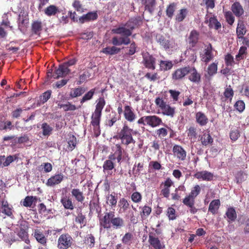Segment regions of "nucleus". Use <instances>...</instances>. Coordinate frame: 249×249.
I'll list each match as a JSON object with an SVG mask.
<instances>
[{"label": "nucleus", "instance_id": "51", "mask_svg": "<svg viewBox=\"0 0 249 249\" xmlns=\"http://www.w3.org/2000/svg\"><path fill=\"white\" fill-rule=\"evenodd\" d=\"M96 89L93 88L91 89L87 93H86L84 96L82 97V98L80 100V103L81 104H83L84 102L91 100L93 95L94 94L95 92Z\"/></svg>", "mask_w": 249, "mask_h": 249}, {"label": "nucleus", "instance_id": "58", "mask_svg": "<svg viewBox=\"0 0 249 249\" xmlns=\"http://www.w3.org/2000/svg\"><path fill=\"white\" fill-rule=\"evenodd\" d=\"M152 211L151 208L147 205L144 206L142 208V212L140 213V215L142 218L145 219L151 213Z\"/></svg>", "mask_w": 249, "mask_h": 249}, {"label": "nucleus", "instance_id": "2", "mask_svg": "<svg viewBox=\"0 0 249 249\" xmlns=\"http://www.w3.org/2000/svg\"><path fill=\"white\" fill-rule=\"evenodd\" d=\"M99 224L101 228L108 230L121 229L125 225L124 220L120 216H115L114 212L110 211L105 213L103 217L99 219Z\"/></svg>", "mask_w": 249, "mask_h": 249}, {"label": "nucleus", "instance_id": "13", "mask_svg": "<svg viewBox=\"0 0 249 249\" xmlns=\"http://www.w3.org/2000/svg\"><path fill=\"white\" fill-rule=\"evenodd\" d=\"M32 235L38 243L43 246H46L47 245V238L44 235L43 231L41 229H35Z\"/></svg>", "mask_w": 249, "mask_h": 249}, {"label": "nucleus", "instance_id": "43", "mask_svg": "<svg viewBox=\"0 0 249 249\" xmlns=\"http://www.w3.org/2000/svg\"><path fill=\"white\" fill-rule=\"evenodd\" d=\"M246 27L243 22L238 23L236 28V34L239 38H243L246 33Z\"/></svg>", "mask_w": 249, "mask_h": 249}, {"label": "nucleus", "instance_id": "29", "mask_svg": "<svg viewBox=\"0 0 249 249\" xmlns=\"http://www.w3.org/2000/svg\"><path fill=\"white\" fill-rule=\"evenodd\" d=\"M185 58L189 61L195 62L196 59V55L195 50L190 47L187 48L184 53Z\"/></svg>", "mask_w": 249, "mask_h": 249}, {"label": "nucleus", "instance_id": "53", "mask_svg": "<svg viewBox=\"0 0 249 249\" xmlns=\"http://www.w3.org/2000/svg\"><path fill=\"white\" fill-rule=\"evenodd\" d=\"M182 203L186 206L192 207L195 205V198L188 195L182 200Z\"/></svg>", "mask_w": 249, "mask_h": 249}, {"label": "nucleus", "instance_id": "55", "mask_svg": "<svg viewBox=\"0 0 249 249\" xmlns=\"http://www.w3.org/2000/svg\"><path fill=\"white\" fill-rule=\"evenodd\" d=\"M197 129L194 126H191L187 130V136L190 140H195L197 138Z\"/></svg>", "mask_w": 249, "mask_h": 249}, {"label": "nucleus", "instance_id": "16", "mask_svg": "<svg viewBox=\"0 0 249 249\" xmlns=\"http://www.w3.org/2000/svg\"><path fill=\"white\" fill-rule=\"evenodd\" d=\"M98 18L97 12H89L79 18V22L83 24L85 22L95 20Z\"/></svg>", "mask_w": 249, "mask_h": 249}, {"label": "nucleus", "instance_id": "48", "mask_svg": "<svg viewBox=\"0 0 249 249\" xmlns=\"http://www.w3.org/2000/svg\"><path fill=\"white\" fill-rule=\"evenodd\" d=\"M177 6V4L175 2H172L167 6L166 10V16L171 18L174 14Z\"/></svg>", "mask_w": 249, "mask_h": 249}, {"label": "nucleus", "instance_id": "20", "mask_svg": "<svg viewBox=\"0 0 249 249\" xmlns=\"http://www.w3.org/2000/svg\"><path fill=\"white\" fill-rule=\"evenodd\" d=\"M199 33L196 30L191 31L188 38V43L192 47H195L198 42Z\"/></svg>", "mask_w": 249, "mask_h": 249}, {"label": "nucleus", "instance_id": "3", "mask_svg": "<svg viewBox=\"0 0 249 249\" xmlns=\"http://www.w3.org/2000/svg\"><path fill=\"white\" fill-rule=\"evenodd\" d=\"M136 133V131L124 124L113 138L120 140L122 145L128 146L130 144H135V140L133 137V134Z\"/></svg>", "mask_w": 249, "mask_h": 249}, {"label": "nucleus", "instance_id": "24", "mask_svg": "<svg viewBox=\"0 0 249 249\" xmlns=\"http://www.w3.org/2000/svg\"><path fill=\"white\" fill-rule=\"evenodd\" d=\"M196 122L200 126H205L208 123V118L206 115L201 111H198L196 114Z\"/></svg>", "mask_w": 249, "mask_h": 249}, {"label": "nucleus", "instance_id": "30", "mask_svg": "<svg viewBox=\"0 0 249 249\" xmlns=\"http://www.w3.org/2000/svg\"><path fill=\"white\" fill-rule=\"evenodd\" d=\"M71 195L78 202L82 203L85 200V196L83 192L79 189L74 188L71 191Z\"/></svg>", "mask_w": 249, "mask_h": 249}, {"label": "nucleus", "instance_id": "14", "mask_svg": "<svg viewBox=\"0 0 249 249\" xmlns=\"http://www.w3.org/2000/svg\"><path fill=\"white\" fill-rule=\"evenodd\" d=\"M64 179V175L62 173L55 174L51 176L46 183L48 186L53 187L60 183Z\"/></svg>", "mask_w": 249, "mask_h": 249}, {"label": "nucleus", "instance_id": "63", "mask_svg": "<svg viewBox=\"0 0 249 249\" xmlns=\"http://www.w3.org/2000/svg\"><path fill=\"white\" fill-rule=\"evenodd\" d=\"M201 190L200 186L199 185L196 184L192 188L189 195L196 199V196L200 193Z\"/></svg>", "mask_w": 249, "mask_h": 249}, {"label": "nucleus", "instance_id": "27", "mask_svg": "<svg viewBox=\"0 0 249 249\" xmlns=\"http://www.w3.org/2000/svg\"><path fill=\"white\" fill-rule=\"evenodd\" d=\"M61 13L60 9L54 5H50L44 10V13L48 17L55 16L57 14Z\"/></svg>", "mask_w": 249, "mask_h": 249}, {"label": "nucleus", "instance_id": "60", "mask_svg": "<svg viewBox=\"0 0 249 249\" xmlns=\"http://www.w3.org/2000/svg\"><path fill=\"white\" fill-rule=\"evenodd\" d=\"M75 222L77 223L80 224L81 228L83 226H85L86 224V218L85 215L81 212L79 213L75 218Z\"/></svg>", "mask_w": 249, "mask_h": 249}, {"label": "nucleus", "instance_id": "1", "mask_svg": "<svg viewBox=\"0 0 249 249\" xmlns=\"http://www.w3.org/2000/svg\"><path fill=\"white\" fill-rule=\"evenodd\" d=\"M141 21L140 17L131 18L127 21L123 26H120L112 29L113 34L120 35V36H114L111 39V43L115 46L127 45L131 42L129 36H131L132 31L135 29L140 22Z\"/></svg>", "mask_w": 249, "mask_h": 249}, {"label": "nucleus", "instance_id": "6", "mask_svg": "<svg viewBox=\"0 0 249 249\" xmlns=\"http://www.w3.org/2000/svg\"><path fill=\"white\" fill-rule=\"evenodd\" d=\"M137 124L156 127L162 124V121L160 118L156 115L144 116L138 120Z\"/></svg>", "mask_w": 249, "mask_h": 249}, {"label": "nucleus", "instance_id": "9", "mask_svg": "<svg viewBox=\"0 0 249 249\" xmlns=\"http://www.w3.org/2000/svg\"><path fill=\"white\" fill-rule=\"evenodd\" d=\"M142 64L145 68L154 70L156 69V59L148 52L142 53Z\"/></svg>", "mask_w": 249, "mask_h": 249}, {"label": "nucleus", "instance_id": "19", "mask_svg": "<svg viewBox=\"0 0 249 249\" xmlns=\"http://www.w3.org/2000/svg\"><path fill=\"white\" fill-rule=\"evenodd\" d=\"M148 242L154 249H163L165 247L160 239L158 237L154 236L151 232L149 234Z\"/></svg>", "mask_w": 249, "mask_h": 249}, {"label": "nucleus", "instance_id": "64", "mask_svg": "<svg viewBox=\"0 0 249 249\" xmlns=\"http://www.w3.org/2000/svg\"><path fill=\"white\" fill-rule=\"evenodd\" d=\"M247 48L245 46L240 47L238 53L236 55L235 59L237 61H239L244 59V55L247 53Z\"/></svg>", "mask_w": 249, "mask_h": 249}, {"label": "nucleus", "instance_id": "32", "mask_svg": "<svg viewBox=\"0 0 249 249\" xmlns=\"http://www.w3.org/2000/svg\"><path fill=\"white\" fill-rule=\"evenodd\" d=\"M112 160L108 159L106 160L103 165V171L104 173H107L108 175H111L110 171L114 168L115 164L112 161Z\"/></svg>", "mask_w": 249, "mask_h": 249}, {"label": "nucleus", "instance_id": "17", "mask_svg": "<svg viewBox=\"0 0 249 249\" xmlns=\"http://www.w3.org/2000/svg\"><path fill=\"white\" fill-rule=\"evenodd\" d=\"M189 66L180 68L176 70L172 74V78L178 80L183 78L188 74Z\"/></svg>", "mask_w": 249, "mask_h": 249}, {"label": "nucleus", "instance_id": "52", "mask_svg": "<svg viewBox=\"0 0 249 249\" xmlns=\"http://www.w3.org/2000/svg\"><path fill=\"white\" fill-rule=\"evenodd\" d=\"M188 11L186 8L181 9L176 16V20L178 22L182 21L186 17Z\"/></svg>", "mask_w": 249, "mask_h": 249}, {"label": "nucleus", "instance_id": "41", "mask_svg": "<svg viewBox=\"0 0 249 249\" xmlns=\"http://www.w3.org/2000/svg\"><path fill=\"white\" fill-rule=\"evenodd\" d=\"M156 4V0H146L144 3L145 10H147L150 14H152Z\"/></svg>", "mask_w": 249, "mask_h": 249}, {"label": "nucleus", "instance_id": "57", "mask_svg": "<svg viewBox=\"0 0 249 249\" xmlns=\"http://www.w3.org/2000/svg\"><path fill=\"white\" fill-rule=\"evenodd\" d=\"M224 96L227 99H230L231 100L234 95V91L231 87V86L229 85L228 87L225 88L224 92Z\"/></svg>", "mask_w": 249, "mask_h": 249}, {"label": "nucleus", "instance_id": "10", "mask_svg": "<svg viewBox=\"0 0 249 249\" xmlns=\"http://www.w3.org/2000/svg\"><path fill=\"white\" fill-rule=\"evenodd\" d=\"M111 149L114 153L109 155L108 159L113 160L116 159L118 163H121L122 160L123 153L124 151L121 144H116L111 147Z\"/></svg>", "mask_w": 249, "mask_h": 249}, {"label": "nucleus", "instance_id": "23", "mask_svg": "<svg viewBox=\"0 0 249 249\" xmlns=\"http://www.w3.org/2000/svg\"><path fill=\"white\" fill-rule=\"evenodd\" d=\"M199 140L204 146H207L213 142V139L208 132H203L202 135L199 136Z\"/></svg>", "mask_w": 249, "mask_h": 249}, {"label": "nucleus", "instance_id": "46", "mask_svg": "<svg viewBox=\"0 0 249 249\" xmlns=\"http://www.w3.org/2000/svg\"><path fill=\"white\" fill-rule=\"evenodd\" d=\"M35 200H36V196H27L21 201V203L24 207H31Z\"/></svg>", "mask_w": 249, "mask_h": 249}, {"label": "nucleus", "instance_id": "8", "mask_svg": "<svg viewBox=\"0 0 249 249\" xmlns=\"http://www.w3.org/2000/svg\"><path fill=\"white\" fill-rule=\"evenodd\" d=\"M28 226L26 222H22L20 224L19 230L18 231L17 235L21 241H24L25 243H30L29 238Z\"/></svg>", "mask_w": 249, "mask_h": 249}, {"label": "nucleus", "instance_id": "49", "mask_svg": "<svg viewBox=\"0 0 249 249\" xmlns=\"http://www.w3.org/2000/svg\"><path fill=\"white\" fill-rule=\"evenodd\" d=\"M95 240V237L92 234H89L87 235V236L85 237L84 243L88 245L90 249H91L94 247Z\"/></svg>", "mask_w": 249, "mask_h": 249}, {"label": "nucleus", "instance_id": "61", "mask_svg": "<svg viewBox=\"0 0 249 249\" xmlns=\"http://www.w3.org/2000/svg\"><path fill=\"white\" fill-rule=\"evenodd\" d=\"M160 67L161 70L167 71L172 68L173 64L171 61L161 60L160 61Z\"/></svg>", "mask_w": 249, "mask_h": 249}, {"label": "nucleus", "instance_id": "40", "mask_svg": "<svg viewBox=\"0 0 249 249\" xmlns=\"http://www.w3.org/2000/svg\"><path fill=\"white\" fill-rule=\"evenodd\" d=\"M86 90L81 87L73 89L70 93V96L71 98H75L82 95L85 93Z\"/></svg>", "mask_w": 249, "mask_h": 249}, {"label": "nucleus", "instance_id": "50", "mask_svg": "<svg viewBox=\"0 0 249 249\" xmlns=\"http://www.w3.org/2000/svg\"><path fill=\"white\" fill-rule=\"evenodd\" d=\"M107 203L108 204L112 207H115L116 206L117 202V197L114 194H109L106 196Z\"/></svg>", "mask_w": 249, "mask_h": 249}, {"label": "nucleus", "instance_id": "21", "mask_svg": "<svg viewBox=\"0 0 249 249\" xmlns=\"http://www.w3.org/2000/svg\"><path fill=\"white\" fill-rule=\"evenodd\" d=\"M124 115L125 120L129 122H134L136 118V115L133 112L132 107L128 105L124 107Z\"/></svg>", "mask_w": 249, "mask_h": 249}, {"label": "nucleus", "instance_id": "25", "mask_svg": "<svg viewBox=\"0 0 249 249\" xmlns=\"http://www.w3.org/2000/svg\"><path fill=\"white\" fill-rule=\"evenodd\" d=\"M205 22L206 23H208V26L210 28H213L218 30L221 28L220 22L217 20L216 17L215 16L211 17L209 20H206Z\"/></svg>", "mask_w": 249, "mask_h": 249}, {"label": "nucleus", "instance_id": "22", "mask_svg": "<svg viewBox=\"0 0 249 249\" xmlns=\"http://www.w3.org/2000/svg\"><path fill=\"white\" fill-rule=\"evenodd\" d=\"M18 159V155H10L6 158L4 156H0V164L2 167L8 166L11 163Z\"/></svg>", "mask_w": 249, "mask_h": 249}, {"label": "nucleus", "instance_id": "12", "mask_svg": "<svg viewBox=\"0 0 249 249\" xmlns=\"http://www.w3.org/2000/svg\"><path fill=\"white\" fill-rule=\"evenodd\" d=\"M71 70L66 67L63 63L59 65L58 69L55 70L53 73L54 79H58L60 77H63L69 74Z\"/></svg>", "mask_w": 249, "mask_h": 249}, {"label": "nucleus", "instance_id": "5", "mask_svg": "<svg viewBox=\"0 0 249 249\" xmlns=\"http://www.w3.org/2000/svg\"><path fill=\"white\" fill-rule=\"evenodd\" d=\"M156 40L166 51L173 49L175 46L174 40L168 35L157 34Z\"/></svg>", "mask_w": 249, "mask_h": 249}, {"label": "nucleus", "instance_id": "35", "mask_svg": "<svg viewBox=\"0 0 249 249\" xmlns=\"http://www.w3.org/2000/svg\"><path fill=\"white\" fill-rule=\"evenodd\" d=\"M231 10L234 14L238 17H240L244 13L243 7L239 2H235L232 5Z\"/></svg>", "mask_w": 249, "mask_h": 249}, {"label": "nucleus", "instance_id": "56", "mask_svg": "<svg viewBox=\"0 0 249 249\" xmlns=\"http://www.w3.org/2000/svg\"><path fill=\"white\" fill-rule=\"evenodd\" d=\"M52 94V91L48 90L44 92L39 96V100L40 104H44L46 103L51 97Z\"/></svg>", "mask_w": 249, "mask_h": 249}, {"label": "nucleus", "instance_id": "42", "mask_svg": "<svg viewBox=\"0 0 249 249\" xmlns=\"http://www.w3.org/2000/svg\"><path fill=\"white\" fill-rule=\"evenodd\" d=\"M68 149L70 151L73 150L76 147L77 141L76 137L71 134L68 135Z\"/></svg>", "mask_w": 249, "mask_h": 249}, {"label": "nucleus", "instance_id": "38", "mask_svg": "<svg viewBox=\"0 0 249 249\" xmlns=\"http://www.w3.org/2000/svg\"><path fill=\"white\" fill-rule=\"evenodd\" d=\"M3 239L6 243L11 245L13 243L19 241L16 237L15 233L13 232H10L9 233L5 234L3 235Z\"/></svg>", "mask_w": 249, "mask_h": 249}, {"label": "nucleus", "instance_id": "28", "mask_svg": "<svg viewBox=\"0 0 249 249\" xmlns=\"http://www.w3.org/2000/svg\"><path fill=\"white\" fill-rule=\"evenodd\" d=\"M42 30V22L39 20L34 21L31 25V32L33 34L39 35Z\"/></svg>", "mask_w": 249, "mask_h": 249}, {"label": "nucleus", "instance_id": "18", "mask_svg": "<svg viewBox=\"0 0 249 249\" xmlns=\"http://www.w3.org/2000/svg\"><path fill=\"white\" fill-rule=\"evenodd\" d=\"M173 152L175 156L180 160L184 161L186 158V152L183 148L179 145L173 146Z\"/></svg>", "mask_w": 249, "mask_h": 249}, {"label": "nucleus", "instance_id": "39", "mask_svg": "<svg viewBox=\"0 0 249 249\" xmlns=\"http://www.w3.org/2000/svg\"><path fill=\"white\" fill-rule=\"evenodd\" d=\"M218 63L213 62L209 65L207 68V74H205L206 77H212L216 73L217 71Z\"/></svg>", "mask_w": 249, "mask_h": 249}, {"label": "nucleus", "instance_id": "45", "mask_svg": "<svg viewBox=\"0 0 249 249\" xmlns=\"http://www.w3.org/2000/svg\"><path fill=\"white\" fill-rule=\"evenodd\" d=\"M134 236L131 232H128L124 234L122 239V242L124 245H130L132 243Z\"/></svg>", "mask_w": 249, "mask_h": 249}, {"label": "nucleus", "instance_id": "59", "mask_svg": "<svg viewBox=\"0 0 249 249\" xmlns=\"http://www.w3.org/2000/svg\"><path fill=\"white\" fill-rule=\"evenodd\" d=\"M52 165L49 162L43 163L38 167V170L39 171H44L45 173L50 172L52 170Z\"/></svg>", "mask_w": 249, "mask_h": 249}, {"label": "nucleus", "instance_id": "4", "mask_svg": "<svg viewBox=\"0 0 249 249\" xmlns=\"http://www.w3.org/2000/svg\"><path fill=\"white\" fill-rule=\"evenodd\" d=\"M155 103L156 106L160 109L163 115L171 118L174 117L176 113V108L171 107L162 97H157L155 99Z\"/></svg>", "mask_w": 249, "mask_h": 249}, {"label": "nucleus", "instance_id": "47", "mask_svg": "<svg viewBox=\"0 0 249 249\" xmlns=\"http://www.w3.org/2000/svg\"><path fill=\"white\" fill-rule=\"evenodd\" d=\"M118 206L120 208V210L123 212H125L129 207V203L124 197L120 199L118 203Z\"/></svg>", "mask_w": 249, "mask_h": 249}, {"label": "nucleus", "instance_id": "15", "mask_svg": "<svg viewBox=\"0 0 249 249\" xmlns=\"http://www.w3.org/2000/svg\"><path fill=\"white\" fill-rule=\"evenodd\" d=\"M194 177L198 179L205 181H211L213 179V175L211 172L206 170L196 172Z\"/></svg>", "mask_w": 249, "mask_h": 249}, {"label": "nucleus", "instance_id": "34", "mask_svg": "<svg viewBox=\"0 0 249 249\" xmlns=\"http://www.w3.org/2000/svg\"><path fill=\"white\" fill-rule=\"evenodd\" d=\"M113 46L111 47H107L102 50V52L105 54L113 55L119 53L121 51V48L117 47L118 46Z\"/></svg>", "mask_w": 249, "mask_h": 249}, {"label": "nucleus", "instance_id": "44", "mask_svg": "<svg viewBox=\"0 0 249 249\" xmlns=\"http://www.w3.org/2000/svg\"><path fill=\"white\" fill-rule=\"evenodd\" d=\"M58 107L60 108H63L65 111H74L77 109L74 105L71 104L69 102H67L66 104L58 103Z\"/></svg>", "mask_w": 249, "mask_h": 249}, {"label": "nucleus", "instance_id": "62", "mask_svg": "<svg viewBox=\"0 0 249 249\" xmlns=\"http://www.w3.org/2000/svg\"><path fill=\"white\" fill-rule=\"evenodd\" d=\"M234 107L239 113H242L245 109V104L243 100H239L235 102Z\"/></svg>", "mask_w": 249, "mask_h": 249}, {"label": "nucleus", "instance_id": "33", "mask_svg": "<svg viewBox=\"0 0 249 249\" xmlns=\"http://www.w3.org/2000/svg\"><path fill=\"white\" fill-rule=\"evenodd\" d=\"M225 215L227 217L228 222L229 223L234 221L237 218L236 211L232 207H230L227 209Z\"/></svg>", "mask_w": 249, "mask_h": 249}, {"label": "nucleus", "instance_id": "36", "mask_svg": "<svg viewBox=\"0 0 249 249\" xmlns=\"http://www.w3.org/2000/svg\"><path fill=\"white\" fill-rule=\"evenodd\" d=\"M220 206V201L219 199H214L212 200L209 205L208 211L213 214L216 213Z\"/></svg>", "mask_w": 249, "mask_h": 249}, {"label": "nucleus", "instance_id": "7", "mask_svg": "<svg viewBox=\"0 0 249 249\" xmlns=\"http://www.w3.org/2000/svg\"><path fill=\"white\" fill-rule=\"evenodd\" d=\"M73 240L68 233H63L58 238L57 248L58 249H68L73 244Z\"/></svg>", "mask_w": 249, "mask_h": 249}, {"label": "nucleus", "instance_id": "11", "mask_svg": "<svg viewBox=\"0 0 249 249\" xmlns=\"http://www.w3.org/2000/svg\"><path fill=\"white\" fill-rule=\"evenodd\" d=\"M188 74V78L191 82L196 84L201 82V75L194 67L189 66Z\"/></svg>", "mask_w": 249, "mask_h": 249}, {"label": "nucleus", "instance_id": "26", "mask_svg": "<svg viewBox=\"0 0 249 249\" xmlns=\"http://www.w3.org/2000/svg\"><path fill=\"white\" fill-rule=\"evenodd\" d=\"M213 58L212 46L211 44L210 43L207 48L205 49L204 54L202 56L201 60L206 63H208Z\"/></svg>", "mask_w": 249, "mask_h": 249}, {"label": "nucleus", "instance_id": "37", "mask_svg": "<svg viewBox=\"0 0 249 249\" xmlns=\"http://www.w3.org/2000/svg\"><path fill=\"white\" fill-rule=\"evenodd\" d=\"M1 208L2 209V213L5 214L9 217L13 216L12 208L11 206H10L7 201H1Z\"/></svg>", "mask_w": 249, "mask_h": 249}, {"label": "nucleus", "instance_id": "31", "mask_svg": "<svg viewBox=\"0 0 249 249\" xmlns=\"http://www.w3.org/2000/svg\"><path fill=\"white\" fill-rule=\"evenodd\" d=\"M60 202L65 209L71 210H73L74 207L70 196H65L61 197Z\"/></svg>", "mask_w": 249, "mask_h": 249}, {"label": "nucleus", "instance_id": "54", "mask_svg": "<svg viewBox=\"0 0 249 249\" xmlns=\"http://www.w3.org/2000/svg\"><path fill=\"white\" fill-rule=\"evenodd\" d=\"M42 134L44 136H49L51 134L53 130V127L50 126L47 123H44L41 125Z\"/></svg>", "mask_w": 249, "mask_h": 249}]
</instances>
